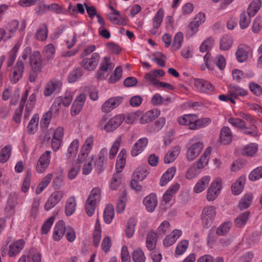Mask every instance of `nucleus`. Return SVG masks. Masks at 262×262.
Returning <instances> with one entry per match:
<instances>
[{"label": "nucleus", "mask_w": 262, "mask_h": 262, "mask_svg": "<svg viewBox=\"0 0 262 262\" xmlns=\"http://www.w3.org/2000/svg\"><path fill=\"white\" fill-rule=\"evenodd\" d=\"M11 146L9 145L5 146L0 153V162L2 163L6 162L11 154Z\"/></svg>", "instance_id": "bf43d9fd"}, {"label": "nucleus", "mask_w": 262, "mask_h": 262, "mask_svg": "<svg viewBox=\"0 0 262 262\" xmlns=\"http://www.w3.org/2000/svg\"><path fill=\"white\" fill-rule=\"evenodd\" d=\"M157 243V235L152 232H149L146 238V247L147 248L151 251L154 250L156 246Z\"/></svg>", "instance_id": "de8ad7c7"}, {"label": "nucleus", "mask_w": 262, "mask_h": 262, "mask_svg": "<svg viewBox=\"0 0 262 262\" xmlns=\"http://www.w3.org/2000/svg\"><path fill=\"white\" fill-rule=\"evenodd\" d=\"M125 150L122 149L119 152L116 161V172L121 173V171L123 169L126 162V155Z\"/></svg>", "instance_id": "f704fd0d"}, {"label": "nucleus", "mask_w": 262, "mask_h": 262, "mask_svg": "<svg viewBox=\"0 0 262 262\" xmlns=\"http://www.w3.org/2000/svg\"><path fill=\"white\" fill-rule=\"evenodd\" d=\"M143 204L148 212H154L158 204L157 195L154 193L148 194L143 199Z\"/></svg>", "instance_id": "4be33fe9"}, {"label": "nucleus", "mask_w": 262, "mask_h": 262, "mask_svg": "<svg viewBox=\"0 0 262 262\" xmlns=\"http://www.w3.org/2000/svg\"><path fill=\"white\" fill-rule=\"evenodd\" d=\"M114 216V210L112 205H108L106 206L103 213L104 222L107 224H110Z\"/></svg>", "instance_id": "603ef678"}, {"label": "nucleus", "mask_w": 262, "mask_h": 262, "mask_svg": "<svg viewBox=\"0 0 262 262\" xmlns=\"http://www.w3.org/2000/svg\"><path fill=\"white\" fill-rule=\"evenodd\" d=\"M85 100L86 95L83 93L80 94L76 97L71 108L72 116H76L80 112L85 102Z\"/></svg>", "instance_id": "a211bd4d"}, {"label": "nucleus", "mask_w": 262, "mask_h": 262, "mask_svg": "<svg viewBox=\"0 0 262 262\" xmlns=\"http://www.w3.org/2000/svg\"><path fill=\"white\" fill-rule=\"evenodd\" d=\"M132 258L134 262H145L146 261V257L144 252L139 248L133 251Z\"/></svg>", "instance_id": "5fc2aeb1"}, {"label": "nucleus", "mask_w": 262, "mask_h": 262, "mask_svg": "<svg viewBox=\"0 0 262 262\" xmlns=\"http://www.w3.org/2000/svg\"><path fill=\"white\" fill-rule=\"evenodd\" d=\"M51 154V151L47 150L40 156L36 165L37 173H42L46 171L50 163Z\"/></svg>", "instance_id": "1a4fd4ad"}, {"label": "nucleus", "mask_w": 262, "mask_h": 262, "mask_svg": "<svg viewBox=\"0 0 262 262\" xmlns=\"http://www.w3.org/2000/svg\"><path fill=\"white\" fill-rule=\"evenodd\" d=\"M249 212L245 211L239 215L235 220V224L237 227H242L245 225L248 219Z\"/></svg>", "instance_id": "338daca9"}, {"label": "nucleus", "mask_w": 262, "mask_h": 262, "mask_svg": "<svg viewBox=\"0 0 262 262\" xmlns=\"http://www.w3.org/2000/svg\"><path fill=\"white\" fill-rule=\"evenodd\" d=\"M100 59V55L97 53H94L91 58H85L81 62V66L88 71L95 69Z\"/></svg>", "instance_id": "4468645a"}, {"label": "nucleus", "mask_w": 262, "mask_h": 262, "mask_svg": "<svg viewBox=\"0 0 262 262\" xmlns=\"http://www.w3.org/2000/svg\"><path fill=\"white\" fill-rule=\"evenodd\" d=\"M160 114V111L158 109L149 110L144 114L141 112L140 122L141 124L149 123L157 118Z\"/></svg>", "instance_id": "393cba45"}, {"label": "nucleus", "mask_w": 262, "mask_h": 262, "mask_svg": "<svg viewBox=\"0 0 262 262\" xmlns=\"http://www.w3.org/2000/svg\"><path fill=\"white\" fill-rule=\"evenodd\" d=\"M196 120V115L185 114L177 119L178 122L181 125L188 126L190 129L195 130V122Z\"/></svg>", "instance_id": "f3484780"}, {"label": "nucleus", "mask_w": 262, "mask_h": 262, "mask_svg": "<svg viewBox=\"0 0 262 262\" xmlns=\"http://www.w3.org/2000/svg\"><path fill=\"white\" fill-rule=\"evenodd\" d=\"M94 142L93 136H90L84 140L78 155L77 161L79 163L84 161L92 150Z\"/></svg>", "instance_id": "20e7f679"}, {"label": "nucleus", "mask_w": 262, "mask_h": 262, "mask_svg": "<svg viewBox=\"0 0 262 262\" xmlns=\"http://www.w3.org/2000/svg\"><path fill=\"white\" fill-rule=\"evenodd\" d=\"M55 53L56 48L52 43H49L45 46L42 51L45 59L47 61L53 59L55 57Z\"/></svg>", "instance_id": "4c0bfd02"}, {"label": "nucleus", "mask_w": 262, "mask_h": 262, "mask_svg": "<svg viewBox=\"0 0 262 262\" xmlns=\"http://www.w3.org/2000/svg\"><path fill=\"white\" fill-rule=\"evenodd\" d=\"M30 63L32 70L41 72L43 63L39 51L33 52L30 57Z\"/></svg>", "instance_id": "aec40b11"}, {"label": "nucleus", "mask_w": 262, "mask_h": 262, "mask_svg": "<svg viewBox=\"0 0 262 262\" xmlns=\"http://www.w3.org/2000/svg\"><path fill=\"white\" fill-rule=\"evenodd\" d=\"M26 27V23L23 21L20 25L16 20L10 21L7 26V30L10 33H14L15 32H23Z\"/></svg>", "instance_id": "473e14b6"}, {"label": "nucleus", "mask_w": 262, "mask_h": 262, "mask_svg": "<svg viewBox=\"0 0 262 262\" xmlns=\"http://www.w3.org/2000/svg\"><path fill=\"white\" fill-rule=\"evenodd\" d=\"M122 179L121 173H115L111 181L110 187L113 190H116L121 184Z\"/></svg>", "instance_id": "e2e57ef3"}, {"label": "nucleus", "mask_w": 262, "mask_h": 262, "mask_svg": "<svg viewBox=\"0 0 262 262\" xmlns=\"http://www.w3.org/2000/svg\"><path fill=\"white\" fill-rule=\"evenodd\" d=\"M101 238V231L99 222L97 220L95 224V228L93 234V240L94 246L97 247Z\"/></svg>", "instance_id": "864d4df0"}, {"label": "nucleus", "mask_w": 262, "mask_h": 262, "mask_svg": "<svg viewBox=\"0 0 262 262\" xmlns=\"http://www.w3.org/2000/svg\"><path fill=\"white\" fill-rule=\"evenodd\" d=\"M66 228L63 221H59L56 223L53 233V238L55 241H58L62 238L66 230Z\"/></svg>", "instance_id": "bb28decb"}, {"label": "nucleus", "mask_w": 262, "mask_h": 262, "mask_svg": "<svg viewBox=\"0 0 262 262\" xmlns=\"http://www.w3.org/2000/svg\"><path fill=\"white\" fill-rule=\"evenodd\" d=\"M73 96L74 92L67 91L64 96L58 97L55 99L51 108L52 111L55 110V112H58L61 103L66 107L69 106L73 100Z\"/></svg>", "instance_id": "423d86ee"}, {"label": "nucleus", "mask_w": 262, "mask_h": 262, "mask_svg": "<svg viewBox=\"0 0 262 262\" xmlns=\"http://www.w3.org/2000/svg\"><path fill=\"white\" fill-rule=\"evenodd\" d=\"M180 148L179 146H175L168 152L164 157V162L170 163L175 160L180 154Z\"/></svg>", "instance_id": "37998d69"}, {"label": "nucleus", "mask_w": 262, "mask_h": 262, "mask_svg": "<svg viewBox=\"0 0 262 262\" xmlns=\"http://www.w3.org/2000/svg\"><path fill=\"white\" fill-rule=\"evenodd\" d=\"M148 143L147 138H141L134 144L131 150L130 154L133 157H136L141 154L146 148Z\"/></svg>", "instance_id": "6ab92c4d"}, {"label": "nucleus", "mask_w": 262, "mask_h": 262, "mask_svg": "<svg viewBox=\"0 0 262 262\" xmlns=\"http://www.w3.org/2000/svg\"><path fill=\"white\" fill-rule=\"evenodd\" d=\"M141 117L140 112H136L131 113L124 116V121L127 124H133L135 123L138 120H140Z\"/></svg>", "instance_id": "0e129e2a"}, {"label": "nucleus", "mask_w": 262, "mask_h": 262, "mask_svg": "<svg viewBox=\"0 0 262 262\" xmlns=\"http://www.w3.org/2000/svg\"><path fill=\"white\" fill-rule=\"evenodd\" d=\"M180 188V184L178 183L171 185L164 193L163 200L165 203L169 202L172 199L173 194L176 193Z\"/></svg>", "instance_id": "58836bf2"}, {"label": "nucleus", "mask_w": 262, "mask_h": 262, "mask_svg": "<svg viewBox=\"0 0 262 262\" xmlns=\"http://www.w3.org/2000/svg\"><path fill=\"white\" fill-rule=\"evenodd\" d=\"M251 17L245 11L241 13L239 19V26L241 28L245 29L249 26L251 22Z\"/></svg>", "instance_id": "69168bd1"}, {"label": "nucleus", "mask_w": 262, "mask_h": 262, "mask_svg": "<svg viewBox=\"0 0 262 262\" xmlns=\"http://www.w3.org/2000/svg\"><path fill=\"white\" fill-rule=\"evenodd\" d=\"M26 242L23 239L16 241L9 246L8 255L10 257H15L23 249Z\"/></svg>", "instance_id": "5701e85b"}, {"label": "nucleus", "mask_w": 262, "mask_h": 262, "mask_svg": "<svg viewBox=\"0 0 262 262\" xmlns=\"http://www.w3.org/2000/svg\"><path fill=\"white\" fill-rule=\"evenodd\" d=\"M107 155V149L106 148H103L100 151L98 155V158L97 159L95 165L98 168L101 169L103 165L106 162V156Z\"/></svg>", "instance_id": "49530a36"}, {"label": "nucleus", "mask_w": 262, "mask_h": 262, "mask_svg": "<svg viewBox=\"0 0 262 262\" xmlns=\"http://www.w3.org/2000/svg\"><path fill=\"white\" fill-rule=\"evenodd\" d=\"M24 254L26 255V258H27L28 260L31 259L33 262L41 261V255L36 249L32 248L29 250H26Z\"/></svg>", "instance_id": "79ce46f5"}, {"label": "nucleus", "mask_w": 262, "mask_h": 262, "mask_svg": "<svg viewBox=\"0 0 262 262\" xmlns=\"http://www.w3.org/2000/svg\"><path fill=\"white\" fill-rule=\"evenodd\" d=\"M216 216V209L214 206L204 207L201 214V220L205 226H210Z\"/></svg>", "instance_id": "0eeeda50"}, {"label": "nucleus", "mask_w": 262, "mask_h": 262, "mask_svg": "<svg viewBox=\"0 0 262 262\" xmlns=\"http://www.w3.org/2000/svg\"><path fill=\"white\" fill-rule=\"evenodd\" d=\"M204 59L206 63V67L209 70L213 69L214 64L221 70H223L226 65L225 59L221 55H218L212 59L210 54L207 53Z\"/></svg>", "instance_id": "39448f33"}, {"label": "nucleus", "mask_w": 262, "mask_h": 262, "mask_svg": "<svg viewBox=\"0 0 262 262\" xmlns=\"http://www.w3.org/2000/svg\"><path fill=\"white\" fill-rule=\"evenodd\" d=\"M79 146V141L77 139L73 140L69 146L67 150V156L69 158H74L76 156Z\"/></svg>", "instance_id": "ea45409f"}, {"label": "nucleus", "mask_w": 262, "mask_h": 262, "mask_svg": "<svg viewBox=\"0 0 262 262\" xmlns=\"http://www.w3.org/2000/svg\"><path fill=\"white\" fill-rule=\"evenodd\" d=\"M258 145L256 143H251L244 146L241 150L243 156L252 157L255 156L258 151Z\"/></svg>", "instance_id": "c756f323"}, {"label": "nucleus", "mask_w": 262, "mask_h": 262, "mask_svg": "<svg viewBox=\"0 0 262 262\" xmlns=\"http://www.w3.org/2000/svg\"><path fill=\"white\" fill-rule=\"evenodd\" d=\"M176 168L175 167H171L169 168L162 176L160 185L161 186H164L167 184L173 178L176 174Z\"/></svg>", "instance_id": "7c9ffc66"}, {"label": "nucleus", "mask_w": 262, "mask_h": 262, "mask_svg": "<svg viewBox=\"0 0 262 262\" xmlns=\"http://www.w3.org/2000/svg\"><path fill=\"white\" fill-rule=\"evenodd\" d=\"M164 12L163 9H159L152 18V26L155 29H158L163 20Z\"/></svg>", "instance_id": "a18cd8bd"}, {"label": "nucleus", "mask_w": 262, "mask_h": 262, "mask_svg": "<svg viewBox=\"0 0 262 262\" xmlns=\"http://www.w3.org/2000/svg\"><path fill=\"white\" fill-rule=\"evenodd\" d=\"M39 122V116L37 114H35L30 120L27 126L28 132L31 134H34L37 129L38 124Z\"/></svg>", "instance_id": "3c124183"}, {"label": "nucleus", "mask_w": 262, "mask_h": 262, "mask_svg": "<svg viewBox=\"0 0 262 262\" xmlns=\"http://www.w3.org/2000/svg\"><path fill=\"white\" fill-rule=\"evenodd\" d=\"M28 94L29 91L28 90H26L21 97L19 107L15 111L13 117V120L15 122L17 123H20L21 121L24 106L25 105V102H26L28 96Z\"/></svg>", "instance_id": "c85d7f7f"}, {"label": "nucleus", "mask_w": 262, "mask_h": 262, "mask_svg": "<svg viewBox=\"0 0 262 262\" xmlns=\"http://www.w3.org/2000/svg\"><path fill=\"white\" fill-rule=\"evenodd\" d=\"M124 120V115L120 114L110 119L104 125V129L107 132H113L117 128Z\"/></svg>", "instance_id": "dca6fc26"}, {"label": "nucleus", "mask_w": 262, "mask_h": 262, "mask_svg": "<svg viewBox=\"0 0 262 262\" xmlns=\"http://www.w3.org/2000/svg\"><path fill=\"white\" fill-rule=\"evenodd\" d=\"M228 122L232 126L241 129L246 135L252 137H256L258 136L257 128L254 124H251L247 127L246 122L239 118L230 117L228 119Z\"/></svg>", "instance_id": "f257e3e1"}, {"label": "nucleus", "mask_w": 262, "mask_h": 262, "mask_svg": "<svg viewBox=\"0 0 262 262\" xmlns=\"http://www.w3.org/2000/svg\"><path fill=\"white\" fill-rule=\"evenodd\" d=\"M262 178V166L254 169L249 175V179L255 181Z\"/></svg>", "instance_id": "774afa93"}, {"label": "nucleus", "mask_w": 262, "mask_h": 262, "mask_svg": "<svg viewBox=\"0 0 262 262\" xmlns=\"http://www.w3.org/2000/svg\"><path fill=\"white\" fill-rule=\"evenodd\" d=\"M223 188L222 180L219 177L216 178L210 184L206 193V198L208 201H213L220 195Z\"/></svg>", "instance_id": "7ed1b4c3"}, {"label": "nucleus", "mask_w": 262, "mask_h": 262, "mask_svg": "<svg viewBox=\"0 0 262 262\" xmlns=\"http://www.w3.org/2000/svg\"><path fill=\"white\" fill-rule=\"evenodd\" d=\"M136 225L135 220L133 218L129 219L125 228V234L128 238H130L134 234Z\"/></svg>", "instance_id": "13d9d810"}, {"label": "nucleus", "mask_w": 262, "mask_h": 262, "mask_svg": "<svg viewBox=\"0 0 262 262\" xmlns=\"http://www.w3.org/2000/svg\"><path fill=\"white\" fill-rule=\"evenodd\" d=\"M182 232L181 230H173L169 234L164 238L163 240V245L166 247L172 245L182 235Z\"/></svg>", "instance_id": "a878e982"}, {"label": "nucleus", "mask_w": 262, "mask_h": 262, "mask_svg": "<svg viewBox=\"0 0 262 262\" xmlns=\"http://www.w3.org/2000/svg\"><path fill=\"white\" fill-rule=\"evenodd\" d=\"M121 140V138L118 137L114 141L109 152L108 156L110 159H113L115 157L120 147Z\"/></svg>", "instance_id": "680f3d73"}, {"label": "nucleus", "mask_w": 262, "mask_h": 262, "mask_svg": "<svg viewBox=\"0 0 262 262\" xmlns=\"http://www.w3.org/2000/svg\"><path fill=\"white\" fill-rule=\"evenodd\" d=\"M62 83L61 79L54 78L49 80L46 84L43 90V95L46 97L52 95L54 92L60 91Z\"/></svg>", "instance_id": "6e6552de"}, {"label": "nucleus", "mask_w": 262, "mask_h": 262, "mask_svg": "<svg viewBox=\"0 0 262 262\" xmlns=\"http://www.w3.org/2000/svg\"><path fill=\"white\" fill-rule=\"evenodd\" d=\"M261 3L260 0L252 1L248 7L247 13L250 16H254L259 11L261 7Z\"/></svg>", "instance_id": "c03bdc74"}, {"label": "nucleus", "mask_w": 262, "mask_h": 262, "mask_svg": "<svg viewBox=\"0 0 262 262\" xmlns=\"http://www.w3.org/2000/svg\"><path fill=\"white\" fill-rule=\"evenodd\" d=\"M77 201L76 197L72 196L69 198L65 204V213L67 216L72 215L76 211Z\"/></svg>", "instance_id": "2f4dec72"}, {"label": "nucleus", "mask_w": 262, "mask_h": 262, "mask_svg": "<svg viewBox=\"0 0 262 262\" xmlns=\"http://www.w3.org/2000/svg\"><path fill=\"white\" fill-rule=\"evenodd\" d=\"M211 181V177L206 175L198 180L195 184L193 191L195 193H200L204 191L208 186Z\"/></svg>", "instance_id": "b1692460"}, {"label": "nucleus", "mask_w": 262, "mask_h": 262, "mask_svg": "<svg viewBox=\"0 0 262 262\" xmlns=\"http://www.w3.org/2000/svg\"><path fill=\"white\" fill-rule=\"evenodd\" d=\"M53 175L52 173H48L44 177L39 184L37 185L35 193L37 194L41 193L43 190L49 185L51 180H52Z\"/></svg>", "instance_id": "c9c22d12"}, {"label": "nucleus", "mask_w": 262, "mask_h": 262, "mask_svg": "<svg viewBox=\"0 0 262 262\" xmlns=\"http://www.w3.org/2000/svg\"><path fill=\"white\" fill-rule=\"evenodd\" d=\"M203 148V143L197 142L191 144L187 149L186 154L187 159L189 161L194 160L200 155Z\"/></svg>", "instance_id": "ddd939ff"}, {"label": "nucleus", "mask_w": 262, "mask_h": 262, "mask_svg": "<svg viewBox=\"0 0 262 262\" xmlns=\"http://www.w3.org/2000/svg\"><path fill=\"white\" fill-rule=\"evenodd\" d=\"M233 39L231 36L225 34L222 38L220 42V48L222 50H228L232 46Z\"/></svg>", "instance_id": "8fccbe9b"}, {"label": "nucleus", "mask_w": 262, "mask_h": 262, "mask_svg": "<svg viewBox=\"0 0 262 262\" xmlns=\"http://www.w3.org/2000/svg\"><path fill=\"white\" fill-rule=\"evenodd\" d=\"M113 10L112 12L108 15V18L114 24L120 25H124L126 24V20L124 18L122 17L119 12L114 10L112 8Z\"/></svg>", "instance_id": "72a5a7b5"}, {"label": "nucleus", "mask_w": 262, "mask_h": 262, "mask_svg": "<svg viewBox=\"0 0 262 262\" xmlns=\"http://www.w3.org/2000/svg\"><path fill=\"white\" fill-rule=\"evenodd\" d=\"M201 172L198 167L193 164L187 170L185 177L188 180H192L196 178Z\"/></svg>", "instance_id": "052dcab7"}, {"label": "nucleus", "mask_w": 262, "mask_h": 262, "mask_svg": "<svg viewBox=\"0 0 262 262\" xmlns=\"http://www.w3.org/2000/svg\"><path fill=\"white\" fill-rule=\"evenodd\" d=\"M232 133L230 128L228 126H224L220 134V142L223 144H228L232 140Z\"/></svg>", "instance_id": "cd10ccee"}, {"label": "nucleus", "mask_w": 262, "mask_h": 262, "mask_svg": "<svg viewBox=\"0 0 262 262\" xmlns=\"http://www.w3.org/2000/svg\"><path fill=\"white\" fill-rule=\"evenodd\" d=\"M123 97H113L106 100L102 105L101 110L104 113H110L117 107L122 102Z\"/></svg>", "instance_id": "9b49d317"}, {"label": "nucleus", "mask_w": 262, "mask_h": 262, "mask_svg": "<svg viewBox=\"0 0 262 262\" xmlns=\"http://www.w3.org/2000/svg\"><path fill=\"white\" fill-rule=\"evenodd\" d=\"M101 199V190L99 187L94 188L85 203V209L86 213L90 216H92L95 210L96 206Z\"/></svg>", "instance_id": "f03ea898"}, {"label": "nucleus", "mask_w": 262, "mask_h": 262, "mask_svg": "<svg viewBox=\"0 0 262 262\" xmlns=\"http://www.w3.org/2000/svg\"><path fill=\"white\" fill-rule=\"evenodd\" d=\"M24 70V61L18 59L13 68V72L10 76V81L12 83H16L22 77Z\"/></svg>", "instance_id": "412c9836"}, {"label": "nucleus", "mask_w": 262, "mask_h": 262, "mask_svg": "<svg viewBox=\"0 0 262 262\" xmlns=\"http://www.w3.org/2000/svg\"><path fill=\"white\" fill-rule=\"evenodd\" d=\"M246 179L245 177H240L231 186V191L234 195L240 194L244 189Z\"/></svg>", "instance_id": "e433bc0d"}, {"label": "nucleus", "mask_w": 262, "mask_h": 262, "mask_svg": "<svg viewBox=\"0 0 262 262\" xmlns=\"http://www.w3.org/2000/svg\"><path fill=\"white\" fill-rule=\"evenodd\" d=\"M165 74V73L162 70H155L146 73L144 76V79L148 84L157 87L160 82L158 78Z\"/></svg>", "instance_id": "f8f14e48"}, {"label": "nucleus", "mask_w": 262, "mask_h": 262, "mask_svg": "<svg viewBox=\"0 0 262 262\" xmlns=\"http://www.w3.org/2000/svg\"><path fill=\"white\" fill-rule=\"evenodd\" d=\"M229 93L230 96L236 97L237 96H244L246 95L247 91L236 85H230Z\"/></svg>", "instance_id": "09e8293b"}, {"label": "nucleus", "mask_w": 262, "mask_h": 262, "mask_svg": "<svg viewBox=\"0 0 262 262\" xmlns=\"http://www.w3.org/2000/svg\"><path fill=\"white\" fill-rule=\"evenodd\" d=\"M64 193L62 191L53 192L46 202L44 208L49 211L59 203L64 197Z\"/></svg>", "instance_id": "9d476101"}, {"label": "nucleus", "mask_w": 262, "mask_h": 262, "mask_svg": "<svg viewBox=\"0 0 262 262\" xmlns=\"http://www.w3.org/2000/svg\"><path fill=\"white\" fill-rule=\"evenodd\" d=\"M253 199V195L251 193H246L240 200L238 205L241 210L247 208L250 205Z\"/></svg>", "instance_id": "6e6d98bb"}, {"label": "nucleus", "mask_w": 262, "mask_h": 262, "mask_svg": "<svg viewBox=\"0 0 262 262\" xmlns=\"http://www.w3.org/2000/svg\"><path fill=\"white\" fill-rule=\"evenodd\" d=\"M196 89L204 93L210 94L215 90L214 86L209 82L202 79H196L194 80Z\"/></svg>", "instance_id": "2eb2a0df"}, {"label": "nucleus", "mask_w": 262, "mask_h": 262, "mask_svg": "<svg viewBox=\"0 0 262 262\" xmlns=\"http://www.w3.org/2000/svg\"><path fill=\"white\" fill-rule=\"evenodd\" d=\"M247 47L240 45L238 47L235 55L237 61L239 62H243L248 59Z\"/></svg>", "instance_id": "a19ab883"}, {"label": "nucleus", "mask_w": 262, "mask_h": 262, "mask_svg": "<svg viewBox=\"0 0 262 262\" xmlns=\"http://www.w3.org/2000/svg\"><path fill=\"white\" fill-rule=\"evenodd\" d=\"M126 194L123 191L120 194L117 203V211L119 213L123 212L125 208L126 202Z\"/></svg>", "instance_id": "4d7b16f0"}]
</instances>
